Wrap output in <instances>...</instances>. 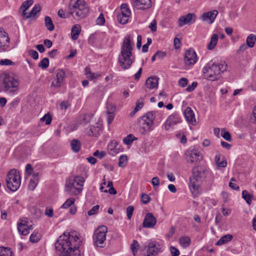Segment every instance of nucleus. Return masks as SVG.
Here are the masks:
<instances>
[{
	"instance_id": "1",
	"label": "nucleus",
	"mask_w": 256,
	"mask_h": 256,
	"mask_svg": "<svg viewBox=\"0 0 256 256\" xmlns=\"http://www.w3.org/2000/svg\"><path fill=\"white\" fill-rule=\"evenodd\" d=\"M80 243L76 232H65L58 238L55 248L61 252V256H80Z\"/></svg>"
},
{
	"instance_id": "2",
	"label": "nucleus",
	"mask_w": 256,
	"mask_h": 256,
	"mask_svg": "<svg viewBox=\"0 0 256 256\" xmlns=\"http://www.w3.org/2000/svg\"><path fill=\"white\" fill-rule=\"evenodd\" d=\"M227 68L228 65L225 61L220 60L218 62L212 60L202 68V75L208 80H216L220 78L221 74L227 70Z\"/></svg>"
},
{
	"instance_id": "3",
	"label": "nucleus",
	"mask_w": 256,
	"mask_h": 256,
	"mask_svg": "<svg viewBox=\"0 0 256 256\" xmlns=\"http://www.w3.org/2000/svg\"><path fill=\"white\" fill-rule=\"evenodd\" d=\"M133 45L130 36L124 38L118 58L120 66L124 70L130 68L135 60L134 56L132 54Z\"/></svg>"
},
{
	"instance_id": "4",
	"label": "nucleus",
	"mask_w": 256,
	"mask_h": 256,
	"mask_svg": "<svg viewBox=\"0 0 256 256\" xmlns=\"http://www.w3.org/2000/svg\"><path fill=\"white\" fill-rule=\"evenodd\" d=\"M19 84L18 79L12 74L4 73L0 76V88L8 94L12 96L16 94Z\"/></svg>"
},
{
	"instance_id": "5",
	"label": "nucleus",
	"mask_w": 256,
	"mask_h": 256,
	"mask_svg": "<svg viewBox=\"0 0 256 256\" xmlns=\"http://www.w3.org/2000/svg\"><path fill=\"white\" fill-rule=\"evenodd\" d=\"M68 9L74 18L82 19L88 14L89 9L84 0H70Z\"/></svg>"
},
{
	"instance_id": "6",
	"label": "nucleus",
	"mask_w": 256,
	"mask_h": 256,
	"mask_svg": "<svg viewBox=\"0 0 256 256\" xmlns=\"http://www.w3.org/2000/svg\"><path fill=\"white\" fill-rule=\"evenodd\" d=\"M84 182V179L82 176H72L66 180V191L70 195H77L82 191Z\"/></svg>"
},
{
	"instance_id": "7",
	"label": "nucleus",
	"mask_w": 256,
	"mask_h": 256,
	"mask_svg": "<svg viewBox=\"0 0 256 256\" xmlns=\"http://www.w3.org/2000/svg\"><path fill=\"white\" fill-rule=\"evenodd\" d=\"M8 188L12 192L16 191L20 185V177L18 170L13 169L7 174L6 180Z\"/></svg>"
},
{
	"instance_id": "8",
	"label": "nucleus",
	"mask_w": 256,
	"mask_h": 256,
	"mask_svg": "<svg viewBox=\"0 0 256 256\" xmlns=\"http://www.w3.org/2000/svg\"><path fill=\"white\" fill-rule=\"evenodd\" d=\"M108 228L105 226H99L94 232L93 235V240L97 246L104 248L105 246L104 242L106 238V233Z\"/></svg>"
},
{
	"instance_id": "9",
	"label": "nucleus",
	"mask_w": 256,
	"mask_h": 256,
	"mask_svg": "<svg viewBox=\"0 0 256 256\" xmlns=\"http://www.w3.org/2000/svg\"><path fill=\"white\" fill-rule=\"evenodd\" d=\"M186 158L188 162L196 163L202 158V156L200 152L196 148H190L185 152Z\"/></svg>"
},
{
	"instance_id": "10",
	"label": "nucleus",
	"mask_w": 256,
	"mask_h": 256,
	"mask_svg": "<svg viewBox=\"0 0 256 256\" xmlns=\"http://www.w3.org/2000/svg\"><path fill=\"white\" fill-rule=\"evenodd\" d=\"M121 12L118 15V20L120 23L126 24L131 15V12L126 4H123L120 6Z\"/></svg>"
},
{
	"instance_id": "11",
	"label": "nucleus",
	"mask_w": 256,
	"mask_h": 256,
	"mask_svg": "<svg viewBox=\"0 0 256 256\" xmlns=\"http://www.w3.org/2000/svg\"><path fill=\"white\" fill-rule=\"evenodd\" d=\"M10 39L8 34L2 28H0V51L7 52L11 48L10 46Z\"/></svg>"
},
{
	"instance_id": "12",
	"label": "nucleus",
	"mask_w": 256,
	"mask_h": 256,
	"mask_svg": "<svg viewBox=\"0 0 256 256\" xmlns=\"http://www.w3.org/2000/svg\"><path fill=\"white\" fill-rule=\"evenodd\" d=\"M162 252L160 244L156 242H150L147 246L144 256H158Z\"/></svg>"
},
{
	"instance_id": "13",
	"label": "nucleus",
	"mask_w": 256,
	"mask_h": 256,
	"mask_svg": "<svg viewBox=\"0 0 256 256\" xmlns=\"http://www.w3.org/2000/svg\"><path fill=\"white\" fill-rule=\"evenodd\" d=\"M182 122V118L180 114L177 113H174L170 115L166 119L164 126L166 130H169L174 125Z\"/></svg>"
},
{
	"instance_id": "14",
	"label": "nucleus",
	"mask_w": 256,
	"mask_h": 256,
	"mask_svg": "<svg viewBox=\"0 0 256 256\" xmlns=\"http://www.w3.org/2000/svg\"><path fill=\"white\" fill-rule=\"evenodd\" d=\"M65 76V72L62 70H58L56 71V76L51 84V88H60L64 81Z\"/></svg>"
},
{
	"instance_id": "15",
	"label": "nucleus",
	"mask_w": 256,
	"mask_h": 256,
	"mask_svg": "<svg viewBox=\"0 0 256 256\" xmlns=\"http://www.w3.org/2000/svg\"><path fill=\"white\" fill-rule=\"evenodd\" d=\"M196 20L195 14L188 13V14L181 16L178 20V25L180 27H182L185 24H194Z\"/></svg>"
},
{
	"instance_id": "16",
	"label": "nucleus",
	"mask_w": 256,
	"mask_h": 256,
	"mask_svg": "<svg viewBox=\"0 0 256 256\" xmlns=\"http://www.w3.org/2000/svg\"><path fill=\"white\" fill-rule=\"evenodd\" d=\"M208 170L203 166H197L192 170L193 178L202 180L206 177Z\"/></svg>"
},
{
	"instance_id": "17",
	"label": "nucleus",
	"mask_w": 256,
	"mask_h": 256,
	"mask_svg": "<svg viewBox=\"0 0 256 256\" xmlns=\"http://www.w3.org/2000/svg\"><path fill=\"white\" fill-rule=\"evenodd\" d=\"M184 63L187 66L194 64L197 61V57L196 52L192 50H188L186 52Z\"/></svg>"
},
{
	"instance_id": "18",
	"label": "nucleus",
	"mask_w": 256,
	"mask_h": 256,
	"mask_svg": "<svg viewBox=\"0 0 256 256\" xmlns=\"http://www.w3.org/2000/svg\"><path fill=\"white\" fill-rule=\"evenodd\" d=\"M156 223V219L153 214L148 212L146 214L142 222V226L146 228H152Z\"/></svg>"
},
{
	"instance_id": "19",
	"label": "nucleus",
	"mask_w": 256,
	"mask_h": 256,
	"mask_svg": "<svg viewBox=\"0 0 256 256\" xmlns=\"http://www.w3.org/2000/svg\"><path fill=\"white\" fill-rule=\"evenodd\" d=\"M150 0H132V4L137 10H146L151 6Z\"/></svg>"
},
{
	"instance_id": "20",
	"label": "nucleus",
	"mask_w": 256,
	"mask_h": 256,
	"mask_svg": "<svg viewBox=\"0 0 256 256\" xmlns=\"http://www.w3.org/2000/svg\"><path fill=\"white\" fill-rule=\"evenodd\" d=\"M218 14V12L216 10H214L212 12H208L204 13L200 19L208 24H212L214 22L216 16Z\"/></svg>"
},
{
	"instance_id": "21",
	"label": "nucleus",
	"mask_w": 256,
	"mask_h": 256,
	"mask_svg": "<svg viewBox=\"0 0 256 256\" xmlns=\"http://www.w3.org/2000/svg\"><path fill=\"white\" fill-rule=\"evenodd\" d=\"M184 114L186 120L192 125L196 124V120L194 112L190 107H187L184 112Z\"/></svg>"
},
{
	"instance_id": "22",
	"label": "nucleus",
	"mask_w": 256,
	"mask_h": 256,
	"mask_svg": "<svg viewBox=\"0 0 256 256\" xmlns=\"http://www.w3.org/2000/svg\"><path fill=\"white\" fill-rule=\"evenodd\" d=\"M34 3L33 0H26L24 1L19 8V12H22V16L24 19L26 20L28 13L26 12V10L32 4Z\"/></svg>"
},
{
	"instance_id": "23",
	"label": "nucleus",
	"mask_w": 256,
	"mask_h": 256,
	"mask_svg": "<svg viewBox=\"0 0 256 256\" xmlns=\"http://www.w3.org/2000/svg\"><path fill=\"white\" fill-rule=\"evenodd\" d=\"M158 79L155 76L150 77L146 80V86L150 90L156 88L158 86Z\"/></svg>"
},
{
	"instance_id": "24",
	"label": "nucleus",
	"mask_w": 256,
	"mask_h": 256,
	"mask_svg": "<svg viewBox=\"0 0 256 256\" xmlns=\"http://www.w3.org/2000/svg\"><path fill=\"white\" fill-rule=\"evenodd\" d=\"M199 181L200 180L193 177L190 179L189 187L191 192L193 194H196L198 192L200 186Z\"/></svg>"
},
{
	"instance_id": "25",
	"label": "nucleus",
	"mask_w": 256,
	"mask_h": 256,
	"mask_svg": "<svg viewBox=\"0 0 256 256\" xmlns=\"http://www.w3.org/2000/svg\"><path fill=\"white\" fill-rule=\"evenodd\" d=\"M17 228L19 233L24 236L28 234L30 229H32V226H28L26 224L22 222L18 224Z\"/></svg>"
},
{
	"instance_id": "26",
	"label": "nucleus",
	"mask_w": 256,
	"mask_h": 256,
	"mask_svg": "<svg viewBox=\"0 0 256 256\" xmlns=\"http://www.w3.org/2000/svg\"><path fill=\"white\" fill-rule=\"evenodd\" d=\"M156 113V112L151 111L148 112L146 115H144V118H146V120L148 119V122H146V123L148 129L149 130H150V127L153 124V122L155 119Z\"/></svg>"
},
{
	"instance_id": "27",
	"label": "nucleus",
	"mask_w": 256,
	"mask_h": 256,
	"mask_svg": "<svg viewBox=\"0 0 256 256\" xmlns=\"http://www.w3.org/2000/svg\"><path fill=\"white\" fill-rule=\"evenodd\" d=\"M106 114H108L107 120L108 124H110L114 120V111L116 109L115 107L110 105L108 104L106 106Z\"/></svg>"
},
{
	"instance_id": "28",
	"label": "nucleus",
	"mask_w": 256,
	"mask_h": 256,
	"mask_svg": "<svg viewBox=\"0 0 256 256\" xmlns=\"http://www.w3.org/2000/svg\"><path fill=\"white\" fill-rule=\"evenodd\" d=\"M178 242L182 248H186L190 246L191 240L188 236H184L180 238Z\"/></svg>"
},
{
	"instance_id": "29",
	"label": "nucleus",
	"mask_w": 256,
	"mask_h": 256,
	"mask_svg": "<svg viewBox=\"0 0 256 256\" xmlns=\"http://www.w3.org/2000/svg\"><path fill=\"white\" fill-rule=\"evenodd\" d=\"M233 238V236L232 234H226L220 238L216 242V246H220L225 244L228 243V242L231 241Z\"/></svg>"
},
{
	"instance_id": "30",
	"label": "nucleus",
	"mask_w": 256,
	"mask_h": 256,
	"mask_svg": "<svg viewBox=\"0 0 256 256\" xmlns=\"http://www.w3.org/2000/svg\"><path fill=\"white\" fill-rule=\"evenodd\" d=\"M218 36L217 34H214L212 35L210 40L207 46L208 50H212L215 48L218 43Z\"/></svg>"
},
{
	"instance_id": "31",
	"label": "nucleus",
	"mask_w": 256,
	"mask_h": 256,
	"mask_svg": "<svg viewBox=\"0 0 256 256\" xmlns=\"http://www.w3.org/2000/svg\"><path fill=\"white\" fill-rule=\"evenodd\" d=\"M80 26L79 24H75L72 26V28L71 35L73 40H75L78 38L80 34Z\"/></svg>"
},
{
	"instance_id": "32",
	"label": "nucleus",
	"mask_w": 256,
	"mask_h": 256,
	"mask_svg": "<svg viewBox=\"0 0 256 256\" xmlns=\"http://www.w3.org/2000/svg\"><path fill=\"white\" fill-rule=\"evenodd\" d=\"M70 146L72 151L74 152H78L80 150L81 143L77 139H74L71 141Z\"/></svg>"
},
{
	"instance_id": "33",
	"label": "nucleus",
	"mask_w": 256,
	"mask_h": 256,
	"mask_svg": "<svg viewBox=\"0 0 256 256\" xmlns=\"http://www.w3.org/2000/svg\"><path fill=\"white\" fill-rule=\"evenodd\" d=\"M40 10L41 8L40 4H37L34 5L30 12L28 13L27 16H26V19L34 17L38 13L40 12Z\"/></svg>"
},
{
	"instance_id": "34",
	"label": "nucleus",
	"mask_w": 256,
	"mask_h": 256,
	"mask_svg": "<svg viewBox=\"0 0 256 256\" xmlns=\"http://www.w3.org/2000/svg\"><path fill=\"white\" fill-rule=\"evenodd\" d=\"M101 128L98 126H92L87 131V134L90 136H96L98 134L100 131Z\"/></svg>"
},
{
	"instance_id": "35",
	"label": "nucleus",
	"mask_w": 256,
	"mask_h": 256,
	"mask_svg": "<svg viewBox=\"0 0 256 256\" xmlns=\"http://www.w3.org/2000/svg\"><path fill=\"white\" fill-rule=\"evenodd\" d=\"M220 154H218L215 156V162L218 168H225L226 166L227 162L226 160H222L220 162Z\"/></svg>"
},
{
	"instance_id": "36",
	"label": "nucleus",
	"mask_w": 256,
	"mask_h": 256,
	"mask_svg": "<svg viewBox=\"0 0 256 256\" xmlns=\"http://www.w3.org/2000/svg\"><path fill=\"white\" fill-rule=\"evenodd\" d=\"M256 41V36L254 34H250L246 38V42L249 48H253Z\"/></svg>"
},
{
	"instance_id": "37",
	"label": "nucleus",
	"mask_w": 256,
	"mask_h": 256,
	"mask_svg": "<svg viewBox=\"0 0 256 256\" xmlns=\"http://www.w3.org/2000/svg\"><path fill=\"white\" fill-rule=\"evenodd\" d=\"M44 24L46 26L50 31H52L54 30V24H53L52 21L50 16H46L45 17Z\"/></svg>"
},
{
	"instance_id": "38",
	"label": "nucleus",
	"mask_w": 256,
	"mask_h": 256,
	"mask_svg": "<svg viewBox=\"0 0 256 256\" xmlns=\"http://www.w3.org/2000/svg\"><path fill=\"white\" fill-rule=\"evenodd\" d=\"M140 248V245L136 240H133L132 242L130 244V249L132 251L133 255L136 256Z\"/></svg>"
},
{
	"instance_id": "39",
	"label": "nucleus",
	"mask_w": 256,
	"mask_h": 256,
	"mask_svg": "<svg viewBox=\"0 0 256 256\" xmlns=\"http://www.w3.org/2000/svg\"><path fill=\"white\" fill-rule=\"evenodd\" d=\"M0 256H13L11 249L6 247H0Z\"/></svg>"
},
{
	"instance_id": "40",
	"label": "nucleus",
	"mask_w": 256,
	"mask_h": 256,
	"mask_svg": "<svg viewBox=\"0 0 256 256\" xmlns=\"http://www.w3.org/2000/svg\"><path fill=\"white\" fill-rule=\"evenodd\" d=\"M85 74L86 76V78L90 80L96 79L100 76L99 74L92 72L90 69L88 68L86 69Z\"/></svg>"
},
{
	"instance_id": "41",
	"label": "nucleus",
	"mask_w": 256,
	"mask_h": 256,
	"mask_svg": "<svg viewBox=\"0 0 256 256\" xmlns=\"http://www.w3.org/2000/svg\"><path fill=\"white\" fill-rule=\"evenodd\" d=\"M242 197L246 202L248 204H251L252 198L253 197L252 194H250L248 191L244 190L242 192Z\"/></svg>"
},
{
	"instance_id": "42",
	"label": "nucleus",
	"mask_w": 256,
	"mask_h": 256,
	"mask_svg": "<svg viewBox=\"0 0 256 256\" xmlns=\"http://www.w3.org/2000/svg\"><path fill=\"white\" fill-rule=\"evenodd\" d=\"M144 100V98L142 97V98H140L136 101V107L133 111V112L134 114L136 113L137 112H138L139 110H140L143 107Z\"/></svg>"
},
{
	"instance_id": "43",
	"label": "nucleus",
	"mask_w": 256,
	"mask_h": 256,
	"mask_svg": "<svg viewBox=\"0 0 256 256\" xmlns=\"http://www.w3.org/2000/svg\"><path fill=\"white\" fill-rule=\"evenodd\" d=\"M75 202V199L73 198H68L62 206L61 208H68L73 206Z\"/></svg>"
},
{
	"instance_id": "44",
	"label": "nucleus",
	"mask_w": 256,
	"mask_h": 256,
	"mask_svg": "<svg viewBox=\"0 0 256 256\" xmlns=\"http://www.w3.org/2000/svg\"><path fill=\"white\" fill-rule=\"evenodd\" d=\"M128 162V158L126 155H122L119 158L118 166L124 168Z\"/></svg>"
},
{
	"instance_id": "45",
	"label": "nucleus",
	"mask_w": 256,
	"mask_h": 256,
	"mask_svg": "<svg viewBox=\"0 0 256 256\" xmlns=\"http://www.w3.org/2000/svg\"><path fill=\"white\" fill-rule=\"evenodd\" d=\"M49 60L47 58H44L38 64V66L42 69H46L48 66Z\"/></svg>"
},
{
	"instance_id": "46",
	"label": "nucleus",
	"mask_w": 256,
	"mask_h": 256,
	"mask_svg": "<svg viewBox=\"0 0 256 256\" xmlns=\"http://www.w3.org/2000/svg\"><path fill=\"white\" fill-rule=\"evenodd\" d=\"M221 136L226 140L228 142L232 141V138L230 133L228 131H226L224 129L222 130Z\"/></svg>"
},
{
	"instance_id": "47",
	"label": "nucleus",
	"mask_w": 256,
	"mask_h": 256,
	"mask_svg": "<svg viewBox=\"0 0 256 256\" xmlns=\"http://www.w3.org/2000/svg\"><path fill=\"white\" fill-rule=\"evenodd\" d=\"M90 117L87 114H83L80 117V122L81 124H86L90 121Z\"/></svg>"
},
{
	"instance_id": "48",
	"label": "nucleus",
	"mask_w": 256,
	"mask_h": 256,
	"mask_svg": "<svg viewBox=\"0 0 256 256\" xmlns=\"http://www.w3.org/2000/svg\"><path fill=\"white\" fill-rule=\"evenodd\" d=\"M134 138L133 135L130 134L123 139V142L126 144L129 145L134 140Z\"/></svg>"
},
{
	"instance_id": "49",
	"label": "nucleus",
	"mask_w": 256,
	"mask_h": 256,
	"mask_svg": "<svg viewBox=\"0 0 256 256\" xmlns=\"http://www.w3.org/2000/svg\"><path fill=\"white\" fill-rule=\"evenodd\" d=\"M40 120L42 122H45V124L46 125L50 124L52 122V118L50 114H46L44 116L40 118Z\"/></svg>"
},
{
	"instance_id": "50",
	"label": "nucleus",
	"mask_w": 256,
	"mask_h": 256,
	"mask_svg": "<svg viewBox=\"0 0 256 256\" xmlns=\"http://www.w3.org/2000/svg\"><path fill=\"white\" fill-rule=\"evenodd\" d=\"M118 146V144L116 141L113 140L112 141L108 144V148L110 150H113L114 152H116L117 150L116 146Z\"/></svg>"
},
{
	"instance_id": "51",
	"label": "nucleus",
	"mask_w": 256,
	"mask_h": 256,
	"mask_svg": "<svg viewBox=\"0 0 256 256\" xmlns=\"http://www.w3.org/2000/svg\"><path fill=\"white\" fill-rule=\"evenodd\" d=\"M14 64V62L6 58L0 60V66H13Z\"/></svg>"
},
{
	"instance_id": "52",
	"label": "nucleus",
	"mask_w": 256,
	"mask_h": 256,
	"mask_svg": "<svg viewBox=\"0 0 256 256\" xmlns=\"http://www.w3.org/2000/svg\"><path fill=\"white\" fill-rule=\"evenodd\" d=\"M38 182V180H36L31 179L28 184L29 189L32 190H34Z\"/></svg>"
},
{
	"instance_id": "53",
	"label": "nucleus",
	"mask_w": 256,
	"mask_h": 256,
	"mask_svg": "<svg viewBox=\"0 0 256 256\" xmlns=\"http://www.w3.org/2000/svg\"><path fill=\"white\" fill-rule=\"evenodd\" d=\"M152 184L155 190L157 189L160 185V179L158 177L155 176L152 178Z\"/></svg>"
},
{
	"instance_id": "54",
	"label": "nucleus",
	"mask_w": 256,
	"mask_h": 256,
	"mask_svg": "<svg viewBox=\"0 0 256 256\" xmlns=\"http://www.w3.org/2000/svg\"><path fill=\"white\" fill-rule=\"evenodd\" d=\"M134 208L132 206H130L126 208V216L130 220L132 216V214L134 212Z\"/></svg>"
},
{
	"instance_id": "55",
	"label": "nucleus",
	"mask_w": 256,
	"mask_h": 256,
	"mask_svg": "<svg viewBox=\"0 0 256 256\" xmlns=\"http://www.w3.org/2000/svg\"><path fill=\"white\" fill-rule=\"evenodd\" d=\"M97 24L103 25L105 22V19L102 14H100L96 20Z\"/></svg>"
},
{
	"instance_id": "56",
	"label": "nucleus",
	"mask_w": 256,
	"mask_h": 256,
	"mask_svg": "<svg viewBox=\"0 0 256 256\" xmlns=\"http://www.w3.org/2000/svg\"><path fill=\"white\" fill-rule=\"evenodd\" d=\"M44 214L49 218H52L54 215V210L50 207H46L45 210Z\"/></svg>"
},
{
	"instance_id": "57",
	"label": "nucleus",
	"mask_w": 256,
	"mask_h": 256,
	"mask_svg": "<svg viewBox=\"0 0 256 256\" xmlns=\"http://www.w3.org/2000/svg\"><path fill=\"white\" fill-rule=\"evenodd\" d=\"M40 239V236L36 234H32L30 236V240L32 242H37Z\"/></svg>"
},
{
	"instance_id": "58",
	"label": "nucleus",
	"mask_w": 256,
	"mask_h": 256,
	"mask_svg": "<svg viewBox=\"0 0 256 256\" xmlns=\"http://www.w3.org/2000/svg\"><path fill=\"white\" fill-rule=\"evenodd\" d=\"M250 118L252 123L256 124V105L252 109Z\"/></svg>"
},
{
	"instance_id": "59",
	"label": "nucleus",
	"mask_w": 256,
	"mask_h": 256,
	"mask_svg": "<svg viewBox=\"0 0 256 256\" xmlns=\"http://www.w3.org/2000/svg\"><path fill=\"white\" fill-rule=\"evenodd\" d=\"M188 83V80L185 78H182L178 80V84L182 88L185 87Z\"/></svg>"
},
{
	"instance_id": "60",
	"label": "nucleus",
	"mask_w": 256,
	"mask_h": 256,
	"mask_svg": "<svg viewBox=\"0 0 256 256\" xmlns=\"http://www.w3.org/2000/svg\"><path fill=\"white\" fill-rule=\"evenodd\" d=\"M28 54L34 60H37L38 58V52L35 50H30L28 52Z\"/></svg>"
},
{
	"instance_id": "61",
	"label": "nucleus",
	"mask_w": 256,
	"mask_h": 256,
	"mask_svg": "<svg viewBox=\"0 0 256 256\" xmlns=\"http://www.w3.org/2000/svg\"><path fill=\"white\" fill-rule=\"evenodd\" d=\"M99 209V206L96 205L92 208L88 212V216H92L96 214Z\"/></svg>"
},
{
	"instance_id": "62",
	"label": "nucleus",
	"mask_w": 256,
	"mask_h": 256,
	"mask_svg": "<svg viewBox=\"0 0 256 256\" xmlns=\"http://www.w3.org/2000/svg\"><path fill=\"white\" fill-rule=\"evenodd\" d=\"M170 250L172 256H178L180 254L178 250L173 246H170Z\"/></svg>"
},
{
	"instance_id": "63",
	"label": "nucleus",
	"mask_w": 256,
	"mask_h": 256,
	"mask_svg": "<svg viewBox=\"0 0 256 256\" xmlns=\"http://www.w3.org/2000/svg\"><path fill=\"white\" fill-rule=\"evenodd\" d=\"M141 198L142 201L144 204H148L150 200V198L146 194H142V195Z\"/></svg>"
},
{
	"instance_id": "64",
	"label": "nucleus",
	"mask_w": 256,
	"mask_h": 256,
	"mask_svg": "<svg viewBox=\"0 0 256 256\" xmlns=\"http://www.w3.org/2000/svg\"><path fill=\"white\" fill-rule=\"evenodd\" d=\"M106 154L104 151H101L100 152L98 150H96L94 152L93 154V155L95 156L98 157L99 158H103L105 156Z\"/></svg>"
}]
</instances>
